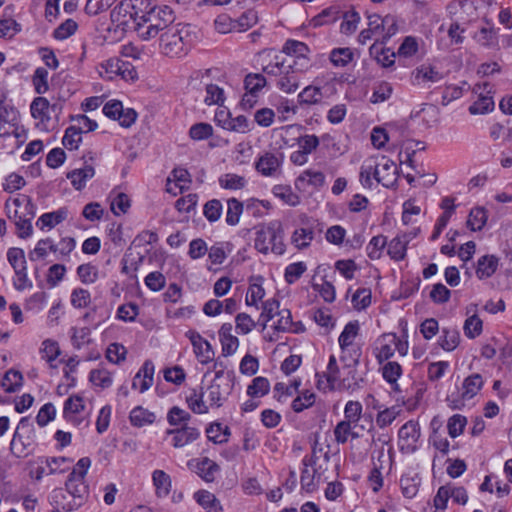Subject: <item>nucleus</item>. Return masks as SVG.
<instances>
[{"label": "nucleus", "instance_id": "nucleus-1", "mask_svg": "<svg viewBox=\"0 0 512 512\" xmlns=\"http://www.w3.org/2000/svg\"><path fill=\"white\" fill-rule=\"evenodd\" d=\"M175 20L174 12L168 5H158L151 0H143L135 32L142 40H150Z\"/></svg>", "mask_w": 512, "mask_h": 512}, {"label": "nucleus", "instance_id": "nucleus-2", "mask_svg": "<svg viewBox=\"0 0 512 512\" xmlns=\"http://www.w3.org/2000/svg\"><path fill=\"white\" fill-rule=\"evenodd\" d=\"M195 36L189 25L177 24L168 27L160 37L162 52L169 57L186 55L192 47Z\"/></svg>", "mask_w": 512, "mask_h": 512}, {"label": "nucleus", "instance_id": "nucleus-3", "mask_svg": "<svg viewBox=\"0 0 512 512\" xmlns=\"http://www.w3.org/2000/svg\"><path fill=\"white\" fill-rule=\"evenodd\" d=\"M284 229L280 221H271L261 226L255 233L254 247L262 253L272 252L276 255H283L286 252L284 243Z\"/></svg>", "mask_w": 512, "mask_h": 512}, {"label": "nucleus", "instance_id": "nucleus-4", "mask_svg": "<svg viewBox=\"0 0 512 512\" xmlns=\"http://www.w3.org/2000/svg\"><path fill=\"white\" fill-rule=\"evenodd\" d=\"M143 0H122L110 13L112 24L122 32L135 31L138 15L141 11Z\"/></svg>", "mask_w": 512, "mask_h": 512}, {"label": "nucleus", "instance_id": "nucleus-5", "mask_svg": "<svg viewBox=\"0 0 512 512\" xmlns=\"http://www.w3.org/2000/svg\"><path fill=\"white\" fill-rule=\"evenodd\" d=\"M35 443V429L28 417H22L10 442V451L17 458L28 456Z\"/></svg>", "mask_w": 512, "mask_h": 512}, {"label": "nucleus", "instance_id": "nucleus-6", "mask_svg": "<svg viewBox=\"0 0 512 512\" xmlns=\"http://www.w3.org/2000/svg\"><path fill=\"white\" fill-rule=\"evenodd\" d=\"M85 410L83 397L80 395H71L68 397L63 406V417L66 421L72 423L74 426H80L85 421V426H88L89 413L86 416H81Z\"/></svg>", "mask_w": 512, "mask_h": 512}, {"label": "nucleus", "instance_id": "nucleus-7", "mask_svg": "<svg viewBox=\"0 0 512 512\" xmlns=\"http://www.w3.org/2000/svg\"><path fill=\"white\" fill-rule=\"evenodd\" d=\"M375 165L374 179L382 184L386 188L393 187L397 182L398 169L390 159L382 157V161L379 163H373Z\"/></svg>", "mask_w": 512, "mask_h": 512}, {"label": "nucleus", "instance_id": "nucleus-8", "mask_svg": "<svg viewBox=\"0 0 512 512\" xmlns=\"http://www.w3.org/2000/svg\"><path fill=\"white\" fill-rule=\"evenodd\" d=\"M187 465L206 482H213L220 471L219 465L208 457L189 460Z\"/></svg>", "mask_w": 512, "mask_h": 512}, {"label": "nucleus", "instance_id": "nucleus-9", "mask_svg": "<svg viewBox=\"0 0 512 512\" xmlns=\"http://www.w3.org/2000/svg\"><path fill=\"white\" fill-rule=\"evenodd\" d=\"M66 491L74 498L79 499L78 503L74 505L68 504L67 506L63 505L62 508L67 511H72L73 509L79 507L85 496L88 494V486L85 484V478L77 477V476H69L65 483Z\"/></svg>", "mask_w": 512, "mask_h": 512}, {"label": "nucleus", "instance_id": "nucleus-10", "mask_svg": "<svg viewBox=\"0 0 512 512\" xmlns=\"http://www.w3.org/2000/svg\"><path fill=\"white\" fill-rule=\"evenodd\" d=\"M295 63L286 64L279 78L276 81V86L284 93H294L300 84V74L294 69Z\"/></svg>", "mask_w": 512, "mask_h": 512}, {"label": "nucleus", "instance_id": "nucleus-11", "mask_svg": "<svg viewBox=\"0 0 512 512\" xmlns=\"http://www.w3.org/2000/svg\"><path fill=\"white\" fill-rule=\"evenodd\" d=\"M166 434L172 436L174 448H182L197 440L200 436V431L196 427L185 425L175 429H168Z\"/></svg>", "mask_w": 512, "mask_h": 512}, {"label": "nucleus", "instance_id": "nucleus-12", "mask_svg": "<svg viewBox=\"0 0 512 512\" xmlns=\"http://www.w3.org/2000/svg\"><path fill=\"white\" fill-rule=\"evenodd\" d=\"M374 37L376 39H381V43H383V21L382 17L378 14L368 15V27L363 29L358 35V42L362 45H365L368 41L372 40Z\"/></svg>", "mask_w": 512, "mask_h": 512}, {"label": "nucleus", "instance_id": "nucleus-13", "mask_svg": "<svg viewBox=\"0 0 512 512\" xmlns=\"http://www.w3.org/2000/svg\"><path fill=\"white\" fill-rule=\"evenodd\" d=\"M155 366L151 360H146L139 371L136 373L132 388L138 389L140 393H144L153 385Z\"/></svg>", "mask_w": 512, "mask_h": 512}, {"label": "nucleus", "instance_id": "nucleus-14", "mask_svg": "<svg viewBox=\"0 0 512 512\" xmlns=\"http://www.w3.org/2000/svg\"><path fill=\"white\" fill-rule=\"evenodd\" d=\"M218 333L223 356L233 355L239 346V340L236 336L232 335V324L224 323Z\"/></svg>", "mask_w": 512, "mask_h": 512}, {"label": "nucleus", "instance_id": "nucleus-15", "mask_svg": "<svg viewBox=\"0 0 512 512\" xmlns=\"http://www.w3.org/2000/svg\"><path fill=\"white\" fill-rule=\"evenodd\" d=\"M281 163L280 157L271 152H266L255 163V168L263 176H274L279 170Z\"/></svg>", "mask_w": 512, "mask_h": 512}, {"label": "nucleus", "instance_id": "nucleus-16", "mask_svg": "<svg viewBox=\"0 0 512 512\" xmlns=\"http://www.w3.org/2000/svg\"><path fill=\"white\" fill-rule=\"evenodd\" d=\"M399 441L402 448H414L420 437V429L417 422L408 421L398 431Z\"/></svg>", "mask_w": 512, "mask_h": 512}, {"label": "nucleus", "instance_id": "nucleus-17", "mask_svg": "<svg viewBox=\"0 0 512 512\" xmlns=\"http://www.w3.org/2000/svg\"><path fill=\"white\" fill-rule=\"evenodd\" d=\"M223 369L216 371L215 379L212 381L211 385H209L204 393L206 395L207 401L210 406L220 407L222 406V401L224 400V395H227L228 390L223 391L221 389L220 383L217 382L223 375Z\"/></svg>", "mask_w": 512, "mask_h": 512}, {"label": "nucleus", "instance_id": "nucleus-18", "mask_svg": "<svg viewBox=\"0 0 512 512\" xmlns=\"http://www.w3.org/2000/svg\"><path fill=\"white\" fill-rule=\"evenodd\" d=\"M325 183V175L321 171L307 169L303 171L296 179L295 185L298 189H305L306 185L313 188H320Z\"/></svg>", "mask_w": 512, "mask_h": 512}, {"label": "nucleus", "instance_id": "nucleus-19", "mask_svg": "<svg viewBox=\"0 0 512 512\" xmlns=\"http://www.w3.org/2000/svg\"><path fill=\"white\" fill-rule=\"evenodd\" d=\"M499 265L498 257L494 255H484L477 261L476 275L480 280L490 278L497 270Z\"/></svg>", "mask_w": 512, "mask_h": 512}, {"label": "nucleus", "instance_id": "nucleus-20", "mask_svg": "<svg viewBox=\"0 0 512 512\" xmlns=\"http://www.w3.org/2000/svg\"><path fill=\"white\" fill-rule=\"evenodd\" d=\"M95 175L94 167L85 165L83 168L74 169L67 174V178L71 181L72 186L76 190L85 187L86 182Z\"/></svg>", "mask_w": 512, "mask_h": 512}, {"label": "nucleus", "instance_id": "nucleus-21", "mask_svg": "<svg viewBox=\"0 0 512 512\" xmlns=\"http://www.w3.org/2000/svg\"><path fill=\"white\" fill-rule=\"evenodd\" d=\"M31 115L42 124H47L50 119V103L45 97H36L30 105Z\"/></svg>", "mask_w": 512, "mask_h": 512}, {"label": "nucleus", "instance_id": "nucleus-22", "mask_svg": "<svg viewBox=\"0 0 512 512\" xmlns=\"http://www.w3.org/2000/svg\"><path fill=\"white\" fill-rule=\"evenodd\" d=\"M474 40L485 48H495L498 46V29L493 26L482 27L473 36Z\"/></svg>", "mask_w": 512, "mask_h": 512}, {"label": "nucleus", "instance_id": "nucleus-23", "mask_svg": "<svg viewBox=\"0 0 512 512\" xmlns=\"http://www.w3.org/2000/svg\"><path fill=\"white\" fill-rule=\"evenodd\" d=\"M68 212L65 208L42 214L36 221V226L44 230L45 228H53L67 218Z\"/></svg>", "mask_w": 512, "mask_h": 512}, {"label": "nucleus", "instance_id": "nucleus-24", "mask_svg": "<svg viewBox=\"0 0 512 512\" xmlns=\"http://www.w3.org/2000/svg\"><path fill=\"white\" fill-rule=\"evenodd\" d=\"M129 419L132 426L141 428L153 424L156 420V415L142 406H137L131 410Z\"/></svg>", "mask_w": 512, "mask_h": 512}, {"label": "nucleus", "instance_id": "nucleus-25", "mask_svg": "<svg viewBox=\"0 0 512 512\" xmlns=\"http://www.w3.org/2000/svg\"><path fill=\"white\" fill-rule=\"evenodd\" d=\"M442 74L432 66L422 65L413 72V83L421 84L426 82H438Z\"/></svg>", "mask_w": 512, "mask_h": 512}, {"label": "nucleus", "instance_id": "nucleus-26", "mask_svg": "<svg viewBox=\"0 0 512 512\" xmlns=\"http://www.w3.org/2000/svg\"><path fill=\"white\" fill-rule=\"evenodd\" d=\"M484 381L480 374L474 373L466 377L462 384V398L472 399L483 387Z\"/></svg>", "mask_w": 512, "mask_h": 512}, {"label": "nucleus", "instance_id": "nucleus-27", "mask_svg": "<svg viewBox=\"0 0 512 512\" xmlns=\"http://www.w3.org/2000/svg\"><path fill=\"white\" fill-rule=\"evenodd\" d=\"M195 500L208 512H222L223 507L215 495L209 491L201 490L195 493Z\"/></svg>", "mask_w": 512, "mask_h": 512}, {"label": "nucleus", "instance_id": "nucleus-28", "mask_svg": "<svg viewBox=\"0 0 512 512\" xmlns=\"http://www.w3.org/2000/svg\"><path fill=\"white\" fill-rule=\"evenodd\" d=\"M300 105H315L323 100V92L320 87L309 85L298 94Z\"/></svg>", "mask_w": 512, "mask_h": 512}, {"label": "nucleus", "instance_id": "nucleus-29", "mask_svg": "<svg viewBox=\"0 0 512 512\" xmlns=\"http://www.w3.org/2000/svg\"><path fill=\"white\" fill-rule=\"evenodd\" d=\"M106 68L110 69L111 72H116L122 75L125 79L134 80L137 78V72L134 68L128 63L121 61L119 59H110L106 63Z\"/></svg>", "mask_w": 512, "mask_h": 512}, {"label": "nucleus", "instance_id": "nucleus-30", "mask_svg": "<svg viewBox=\"0 0 512 512\" xmlns=\"http://www.w3.org/2000/svg\"><path fill=\"white\" fill-rule=\"evenodd\" d=\"M407 243L408 240L405 236H396L387 244L388 255L396 261L403 260L406 256Z\"/></svg>", "mask_w": 512, "mask_h": 512}, {"label": "nucleus", "instance_id": "nucleus-31", "mask_svg": "<svg viewBox=\"0 0 512 512\" xmlns=\"http://www.w3.org/2000/svg\"><path fill=\"white\" fill-rule=\"evenodd\" d=\"M38 463L45 464L48 474L64 473L67 470L65 464H70L71 459L67 457H39Z\"/></svg>", "mask_w": 512, "mask_h": 512}, {"label": "nucleus", "instance_id": "nucleus-32", "mask_svg": "<svg viewBox=\"0 0 512 512\" xmlns=\"http://www.w3.org/2000/svg\"><path fill=\"white\" fill-rule=\"evenodd\" d=\"M156 494L159 497H166L171 489V478L163 470H155L152 474Z\"/></svg>", "mask_w": 512, "mask_h": 512}, {"label": "nucleus", "instance_id": "nucleus-33", "mask_svg": "<svg viewBox=\"0 0 512 512\" xmlns=\"http://www.w3.org/2000/svg\"><path fill=\"white\" fill-rule=\"evenodd\" d=\"M314 239V231L311 228H298L291 236V243L299 250L306 249Z\"/></svg>", "mask_w": 512, "mask_h": 512}, {"label": "nucleus", "instance_id": "nucleus-34", "mask_svg": "<svg viewBox=\"0 0 512 512\" xmlns=\"http://www.w3.org/2000/svg\"><path fill=\"white\" fill-rule=\"evenodd\" d=\"M207 437L215 444H223L228 441L230 429L228 426H223L221 423H212L206 429Z\"/></svg>", "mask_w": 512, "mask_h": 512}, {"label": "nucleus", "instance_id": "nucleus-35", "mask_svg": "<svg viewBox=\"0 0 512 512\" xmlns=\"http://www.w3.org/2000/svg\"><path fill=\"white\" fill-rule=\"evenodd\" d=\"M359 330L358 322H349L345 325L343 331L339 336V345L344 354L349 346L352 345L354 339L356 338Z\"/></svg>", "mask_w": 512, "mask_h": 512}, {"label": "nucleus", "instance_id": "nucleus-36", "mask_svg": "<svg viewBox=\"0 0 512 512\" xmlns=\"http://www.w3.org/2000/svg\"><path fill=\"white\" fill-rule=\"evenodd\" d=\"M48 251L57 252L58 246L50 238L41 239L37 242L35 248L29 253L31 261H37L47 256Z\"/></svg>", "mask_w": 512, "mask_h": 512}, {"label": "nucleus", "instance_id": "nucleus-37", "mask_svg": "<svg viewBox=\"0 0 512 512\" xmlns=\"http://www.w3.org/2000/svg\"><path fill=\"white\" fill-rule=\"evenodd\" d=\"M460 334L456 329H442V335L439 338V345L445 351H453L459 345Z\"/></svg>", "mask_w": 512, "mask_h": 512}, {"label": "nucleus", "instance_id": "nucleus-38", "mask_svg": "<svg viewBox=\"0 0 512 512\" xmlns=\"http://www.w3.org/2000/svg\"><path fill=\"white\" fill-rule=\"evenodd\" d=\"M270 391V383L267 378L255 377L251 384L247 387V394L252 398H260L268 394Z\"/></svg>", "mask_w": 512, "mask_h": 512}, {"label": "nucleus", "instance_id": "nucleus-39", "mask_svg": "<svg viewBox=\"0 0 512 512\" xmlns=\"http://www.w3.org/2000/svg\"><path fill=\"white\" fill-rule=\"evenodd\" d=\"M360 22V15L357 11L354 9H350L343 13V20L340 25V31L341 33L345 35H351L353 34L358 27V24Z\"/></svg>", "mask_w": 512, "mask_h": 512}, {"label": "nucleus", "instance_id": "nucleus-40", "mask_svg": "<svg viewBox=\"0 0 512 512\" xmlns=\"http://www.w3.org/2000/svg\"><path fill=\"white\" fill-rule=\"evenodd\" d=\"M341 362L344 363L343 369L347 370V374L351 376V380L349 378L343 379V385L347 388H355L358 386V379L356 378V365L358 363L357 358H350L348 359L346 355H341L340 357Z\"/></svg>", "mask_w": 512, "mask_h": 512}, {"label": "nucleus", "instance_id": "nucleus-41", "mask_svg": "<svg viewBox=\"0 0 512 512\" xmlns=\"http://www.w3.org/2000/svg\"><path fill=\"white\" fill-rule=\"evenodd\" d=\"M315 400V393L310 390H304L292 401L291 408L294 412L300 413L305 409L312 407Z\"/></svg>", "mask_w": 512, "mask_h": 512}, {"label": "nucleus", "instance_id": "nucleus-42", "mask_svg": "<svg viewBox=\"0 0 512 512\" xmlns=\"http://www.w3.org/2000/svg\"><path fill=\"white\" fill-rule=\"evenodd\" d=\"M370 54L376 55V60L383 67H390L394 64L395 53L390 49L380 48L378 46V39L375 40V43L370 47Z\"/></svg>", "mask_w": 512, "mask_h": 512}, {"label": "nucleus", "instance_id": "nucleus-43", "mask_svg": "<svg viewBox=\"0 0 512 512\" xmlns=\"http://www.w3.org/2000/svg\"><path fill=\"white\" fill-rule=\"evenodd\" d=\"M487 222V212L483 207H476L470 211L467 225L472 231H480Z\"/></svg>", "mask_w": 512, "mask_h": 512}, {"label": "nucleus", "instance_id": "nucleus-44", "mask_svg": "<svg viewBox=\"0 0 512 512\" xmlns=\"http://www.w3.org/2000/svg\"><path fill=\"white\" fill-rule=\"evenodd\" d=\"M334 436L335 441L338 444H344L347 442L349 437H352L353 439L359 438L360 432L352 433V428H350L349 421L343 419L334 428Z\"/></svg>", "mask_w": 512, "mask_h": 512}, {"label": "nucleus", "instance_id": "nucleus-45", "mask_svg": "<svg viewBox=\"0 0 512 512\" xmlns=\"http://www.w3.org/2000/svg\"><path fill=\"white\" fill-rule=\"evenodd\" d=\"M354 53L350 48H335L330 53V61L334 66L345 67L352 62Z\"/></svg>", "mask_w": 512, "mask_h": 512}, {"label": "nucleus", "instance_id": "nucleus-46", "mask_svg": "<svg viewBox=\"0 0 512 512\" xmlns=\"http://www.w3.org/2000/svg\"><path fill=\"white\" fill-rule=\"evenodd\" d=\"M191 419V415L178 406H173L167 413V421L171 426H185Z\"/></svg>", "mask_w": 512, "mask_h": 512}, {"label": "nucleus", "instance_id": "nucleus-47", "mask_svg": "<svg viewBox=\"0 0 512 512\" xmlns=\"http://www.w3.org/2000/svg\"><path fill=\"white\" fill-rule=\"evenodd\" d=\"M257 282L251 283L246 295V304L248 306H257L258 301L262 300L265 296L264 288L262 287L261 276L255 278Z\"/></svg>", "mask_w": 512, "mask_h": 512}, {"label": "nucleus", "instance_id": "nucleus-48", "mask_svg": "<svg viewBox=\"0 0 512 512\" xmlns=\"http://www.w3.org/2000/svg\"><path fill=\"white\" fill-rule=\"evenodd\" d=\"M280 303L277 299H268L262 304V312L260 320H263V328L267 326V323L272 320L276 315L280 313Z\"/></svg>", "mask_w": 512, "mask_h": 512}, {"label": "nucleus", "instance_id": "nucleus-49", "mask_svg": "<svg viewBox=\"0 0 512 512\" xmlns=\"http://www.w3.org/2000/svg\"><path fill=\"white\" fill-rule=\"evenodd\" d=\"M247 181L243 176L226 173L219 178V185L228 190H239L245 187Z\"/></svg>", "mask_w": 512, "mask_h": 512}, {"label": "nucleus", "instance_id": "nucleus-50", "mask_svg": "<svg viewBox=\"0 0 512 512\" xmlns=\"http://www.w3.org/2000/svg\"><path fill=\"white\" fill-rule=\"evenodd\" d=\"M243 212V204L236 198L227 201L226 223L235 226L239 223L240 216Z\"/></svg>", "mask_w": 512, "mask_h": 512}, {"label": "nucleus", "instance_id": "nucleus-51", "mask_svg": "<svg viewBox=\"0 0 512 512\" xmlns=\"http://www.w3.org/2000/svg\"><path fill=\"white\" fill-rule=\"evenodd\" d=\"M303 465L305 467L300 477L301 488L308 493L314 492L317 489V483L315 482L316 470L308 469L307 457L303 459Z\"/></svg>", "mask_w": 512, "mask_h": 512}, {"label": "nucleus", "instance_id": "nucleus-52", "mask_svg": "<svg viewBox=\"0 0 512 512\" xmlns=\"http://www.w3.org/2000/svg\"><path fill=\"white\" fill-rule=\"evenodd\" d=\"M17 118V110L7 101L6 94L0 92V122L11 123Z\"/></svg>", "mask_w": 512, "mask_h": 512}, {"label": "nucleus", "instance_id": "nucleus-53", "mask_svg": "<svg viewBox=\"0 0 512 512\" xmlns=\"http://www.w3.org/2000/svg\"><path fill=\"white\" fill-rule=\"evenodd\" d=\"M82 142V134L76 130V125L69 126L62 138V144L66 149L76 150Z\"/></svg>", "mask_w": 512, "mask_h": 512}, {"label": "nucleus", "instance_id": "nucleus-54", "mask_svg": "<svg viewBox=\"0 0 512 512\" xmlns=\"http://www.w3.org/2000/svg\"><path fill=\"white\" fill-rule=\"evenodd\" d=\"M22 380L23 377L19 371L9 370L3 377L2 386L6 392L12 393L17 391L22 386Z\"/></svg>", "mask_w": 512, "mask_h": 512}, {"label": "nucleus", "instance_id": "nucleus-55", "mask_svg": "<svg viewBox=\"0 0 512 512\" xmlns=\"http://www.w3.org/2000/svg\"><path fill=\"white\" fill-rule=\"evenodd\" d=\"M392 92L393 87L390 83L380 82L374 87L370 102L373 104L385 102L391 97Z\"/></svg>", "mask_w": 512, "mask_h": 512}, {"label": "nucleus", "instance_id": "nucleus-56", "mask_svg": "<svg viewBox=\"0 0 512 512\" xmlns=\"http://www.w3.org/2000/svg\"><path fill=\"white\" fill-rule=\"evenodd\" d=\"M99 270L97 266L86 263L77 268V275L82 283L92 284L98 279Z\"/></svg>", "mask_w": 512, "mask_h": 512}, {"label": "nucleus", "instance_id": "nucleus-57", "mask_svg": "<svg viewBox=\"0 0 512 512\" xmlns=\"http://www.w3.org/2000/svg\"><path fill=\"white\" fill-rule=\"evenodd\" d=\"M387 245V239L383 235L372 237L367 245V255L370 259L376 260L381 257L382 250Z\"/></svg>", "mask_w": 512, "mask_h": 512}, {"label": "nucleus", "instance_id": "nucleus-58", "mask_svg": "<svg viewBox=\"0 0 512 512\" xmlns=\"http://www.w3.org/2000/svg\"><path fill=\"white\" fill-rule=\"evenodd\" d=\"M494 109V100L491 96L480 95L470 107L469 112L472 115L486 114Z\"/></svg>", "mask_w": 512, "mask_h": 512}, {"label": "nucleus", "instance_id": "nucleus-59", "mask_svg": "<svg viewBox=\"0 0 512 512\" xmlns=\"http://www.w3.org/2000/svg\"><path fill=\"white\" fill-rule=\"evenodd\" d=\"M213 135V127L209 123L200 122L192 125L189 136L196 141L206 140Z\"/></svg>", "mask_w": 512, "mask_h": 512}, {"label": "nucleus", "instance_id": "nucleus-60", "mask_svg": "<svg viewBox=\"0 0 512 512\" xmlns=\"http://www.w3.org/2000/svg\"><path fill=\"white\" fill-rule=\"evenodd\" d=\"M204 393H197L195 390L186 398L188 407L196 414H205L208 412V406L203 400Z\"/></svg>", "mask_w": 512, "mask_h": 512}, {"label": "nucleus", "instance_id": "nucleus-61", "mask_svg": "<svg viewBox=\"0 0 512 512\" xmlns=\"http://www.w3.org/2000/svg\"><path fill=\"white\" fill-rule=\"evenodd\" d=\"M266 85V78L260 73H250L245 77L244 86L247 92L258 94Z\"/></svg>", "mask_w": 512, "mask_h": 512}, {"label": "nucleus", "instance_id": "nucleus-62", "mask_svg": "<svg viewBox=\"0 0 512 512\" xmlns=\"http://www.w3.org/2000/svg\"><path fill=\"white\" fill-rule=\"evenodd\" d=\"M224 91L216 84L206 85V96L204 102L206 105H221L224 102Z\"/></svg>", "mask_w": 512, "mask_h": 512}, {"label": "nucleus", "instance_id": "nucleus-63", "mask_svg": "<svg viewBox=\"0 0 512 512\" xmlns=\"http://www.w3.org/2000/svg\"><path fill=\"white\" fill-rule=\"evenodd\" d=\"M90 381L101 388H108L112 385V375L106 369H95L90 372Z\"/></svg>", "mask_w": 512, "mask_h": 512}, {"label": "nucleus", "instance_id": "nucleus-64", "mask_svg": "<svg viewBox=\"0 0 512 512\" xmlns=\"http://www.w3.org/2000/svg\"><path fill=\"white\" fill-rule=\"evenodd\" d=\"M40 353L43 359L52 363L60 355V348L56 341L46 339L42 342Z\"/></svg>", "mask_w": 512, "mask_h": 512}]
</instances>
